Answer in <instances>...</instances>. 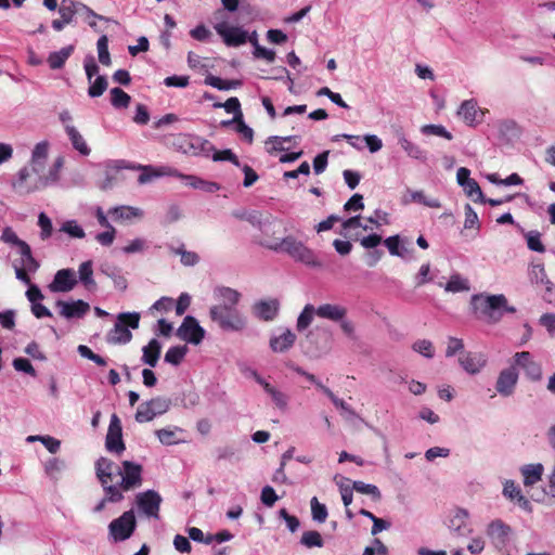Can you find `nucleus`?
Instances as JSON below:
<instances>
[{"label":"nucleus","instance_id":"nucleus-5","mask_svg":"<svg viewBox=\"0 0 555 555\" xmlns=\"http://www.w3.org/2000/svg\"><path fill=\"white\" fill-rule=\"evenodd\" d=\"M49 184L46 175H39L25 166L17 172V177L12 183V186L20 195H27Z\"/></svg>","mask_w":555,"mask_h":555},{"label":"nucleus","instance_id":"nucleus-63","mask_svg":"<svg viewBox=\"0 0 555 555\" xmlns=\"http://www.w3.org/2000/svg\"><path fill=\"white\" fill-rule=\"evenodd\" d=\"M177 255H180L181 262L184 266H195L199 261V257L194 251L185 250L184 248L180 247L175 250Z\"/></svg>","mask_w":555,"mask_h":555},{"label":"nucleus","instance_id":"nucleus-38","mask_svg":"<svg viewBox=\"0 0 555 555\" xmlns=\"http://www.w3.org/2000/svg\"><path fill=\"white\" fill-rule=\"evenodd\" d=\"M314 315H317V308L311 304H307L297 318V330L299 332L307 330L312 323Z\"/></svg>","mask_w":555,"mask_h":555},{"label":"nucleus","instance_id":"nucleus-8","mask_svg":"<svg viewBox=\"0 0 555 555\" xmlns=\"http://www.w3.org/2000/svg\"><path fill=\"white\" fill-rule=\"evenodd\" d=\"M171 401L164 397H156L141 403L135 412L134 418L138 423H146L158 415L165 414L170 408Z\"/></svg>","mask_w":555,"mask_h":555},{"label":"nucleus","instance_id":"nucleus-19","mask_svg":"<svg viewBox=\"0 0 555 555\" xmlns=\"http://www.w3.org/2000/svg\"><path fill=\"white\" fill-rule=\"evenodd\" d=\"M401 203L403 205L416 203L429 208L441 207V202L439 198L428 196L423 190L406 189V191L402 194Z\"/></svg>","mask_w":555,"mask_h":555},{"label":"nucleus","instance_id":"nucleus-13","mask_svg":"<svg viewBox=\"0 0 555 555\" xmlns=\"http://www.w3.org/2000/svg\"><path fill=\"white\" fill-rule=\"evenodd\" d=\"M459 364L469 375L479 374L488 364V357L481 351L462 352L459 357Z\"/></svg>","mask_w":555,"mask_h":555},{"label":"nucleus","instance_id":"nucleus-62","mask_svg":"<svg viewBox=\"0 0 555 555\" xmlns=\"http://www.w3.org/2000/svg\"><path fill=\"white\" fill-rule=\"evenodd\" d=\"M527 245H528V248L533 251H538V253L545 251V247L541 242L539 232H529L527 234Z\"/></svg>","mask_w":555,"mask_h":555},{"label":"nucleus","instance_id":"nucleus-44","mask_svg":"<svg viewBox=\"0 0 555 555\" xmlns=\"http://www.w3.org/2000/svg\"><path fill=\"white\" fill-rule=\"evenodd\" d=\"M188 352L186 346H175L170 347L165 353V362L170 363L172 365H179L184 359Z\"/></svg>","mask_w":555,"mask_h":555},{"label":"nucleus","instance_id":"nucleus-46","mask_svg":"<svg viewBox=\"0 0 555 555\" xmlns=\"http://www.w3.org/2000/svg\"><path fill=\"white\" fill-rule=\"evenodd\" d=\"M131 98L120 88H113L111 90V103L116 108H125L130 104Z\"/></svg>","mask_w":555,"mask_h":555},{"label":"nucleus","instance_id":"nucleus-54","mask_svg":"<svg viewBox=\"0 0 555 555\" xmlns=\"http://www.w3.org/2000/svg\"><path fill=\"white\" fill-rule=\"evenodd\" d=\"M38 225L40 228V238L42 241L48 240L52 235L53 227L51 219L44 212H40L38 216Z\"/></svg>","mask_w":555,"mask_h":555},{"label":"nucleus","instance_id":"nucleus-28","mask_svg":"<svg viewBox=\"0 0 555 555\" xmlns=\"http://www.w3.org/2000/svg\"><path fill=\"white\" fill-rule=\"evenodd\" d=\"M108 215L116 221H130L133 219H142L144 212L139 207L121 205L111 208Z\"/></svg>","mask_w":555,"mask_h":555},{"label":"nucleus","instance_id":"nucleus-31","mask_svg":"<svg viewBox=\"0 0 555 555\" xmlns=\"http://www.w3.org/2000/svg\"><path fill=\"white\" fill-rule=\"evenodd\" d=\"M160 351V343L155 338L151 339L149 344L142 348V362L151 367H155L157 365Z\"/></svg>","mask_w":555,"mask_h":555},{"label":"nucleus","instance_id":"nucleus-34","mask_svg":"<svg viewBox=\"0 0 555 555\" xmlns=\"http://www.w3.org/2000/svg\"><path fill=\"white\" fill-rule=\"evenodd\" d=\"M74 52V46H67L59 51L51 52L48 56V64L51 69H60Z\"/></svg>","mask_w":555,"mask_h":555},{"label":"nucleus","instance_id":"nucleus-25","mask_svg":"<svg viewBox=\"0 0 555 555\" xmlns=\"http://www.w3.org/2000/svg\"><path fill=\"white\" fill-rule=\"evenodd\" d=\"M295 341V333L286 328L282 334L272 336L269 340V346L273 352L283 353L288 351L294 346Z\"/></svg>","mask_w":555,"mask_h":555},{"label":"nucleus","instance_id":"nucleus-50","mask_svg":"<svg viewBox=\"0 0 555 555\" xmlns=\"http://www.w3.org/2000/svg\"><path fill=\"white\" fill-rule=\"evenodd\" d=\"M463 188V191L465 192V194L473 198V201L475 202H479V203H486V198L482 194V191L478 184V182L473 179L470 181H467V183L462 186Z\"/></svg>","mask_w":555,"mask_h":555},{"label":"nucleus","instance_id":"nucleus-21","mask_svg":"<svg viewBox=\"0 0 555 555\" xmlns=\"http://www.w3.org/2000/svg\"><path fill=\"white\" fill-rule=\"evenodd\" d=\"M509 533V526L505 525L500 519L491 521L487 527V535L498 548H501L506 544Z\"/></svg>","mask_w":555,"mask_h":555},{"label":"nucleus","instance_id":"nucleus-40","mask_svg":"<svg viewBox=\"0 0 555 555\" xmlns=\"http://www.w3.org/2000/svg\"><path fill=\"white\" fill-rule=\"evenodd\" d=\"M177 431H182V429L179 427L162 428L156 430L155 435L162 444L173 446L181 442V440L177 438Z\"/></svg>","mask_w":555,"mask_h":555},{"label":"nucleus","instance_id":"nucleus-39","mask_svg":"<svg viewBox=\"0 0 555 555\" xmlns=\"http://www.w3.org/2000/svg\"><path fill=\"white\" fill-rule=\"evenodd\" d=\"M385 246L388 248L390 255L404 258L409 254V248L401 244L399 235L389 236L384 241Z\"/></svg>","mask_w":555,"mask_h":555},{"label":"nucleus","instance_id":"nucleus-23","mask_svg":"<svg viewBox=\"0 0 555 555\" xmlns=\"http://www.w3.org/2000/svg\"><path fill=\"white\" fill-rule=\"evenodd\" d=\"M457 115L466 125L475 126L481 121L479 117L482 113L479 111L476 101L466 100L460 105Z\"/></svg>","mask_w":555,"mask_h":555},{"label":"nucleus","instance_id":"nucleus-7","mask_svg":"<svg viewBox=\"0 0 555 555\" xmlns=\"http://www.w3.org/2000/svg\"><path fill=\"white\" fill-rule=\"evenodd\" d=\"M163 499L155 490H146L135 494L134 504L140 516L147 519H159Z\"/></svg>","mask_w":555,"mask_h":555},{"label":"nucleus","instance_id":"nucleus-20","mask_svg":"<svg viewBox=\"0 0 555 555\" xmlns=\"http://www.w3.org/2000/svg\"><path fill=\"white\" fill-rule=\"evenodd\" d=\"M49 155V143L47 141L39 142L35 145L28 168L39 175H46L44 169Z\"/></svg>","mask_w":555,"mask_h":555},{"label":"nucleus","instance_id":"nucleus-6","mask_svg":"<svg viewBox=\"0 0 555 555\" xmlns=\"http://www.w3.org/2000/svg\"><path fill=\"white\" fill-rule=\"evenodd\" d=\"M137 528V519L133 509L124 512L118 518L108 525V535L114 542L128 540Z\"/></svg>","mask_w":555,"mask_h":555},{"label":"nucleus","instance_id":"nucleus-22","mask_svg":"<svg viewBox=\"0 0 555 555\" xmlns=\"http://www.w3.org/2000/svg\"><path fill=\"white\" fill-rule=\"evenodd\" d=\"M280 309L278 299L259 300L253 305V314L259 320L269 322L275 319Z\"/></svg>","mask_w":555,"mask_h":555},{"label":"nucleus","instance_id":"nucleus-12","mask_svg":"<svg viewBox=\"0 0 555 555\" xmlns=\"http://www.w3.org/2000/svg\"><path fill=\"white\" fill-rule=\"evenodd\" d=\"M105 447L109 452L121 454L125 451L122 441L121 422L117 414L111 416L109 426L106 435Z\"/></svg>","mask_w":555,"mask_h":555},{"label":"nucleus","instance_id":"nucleus-58","mask_svg":"<svg viewBox=\"0 0 555 555\" xmlns=\"http://www.w3.org/2000/svg\"><path fill=\"white\" fill-rule=\"evenodd\" d=\"M465 229H479V219L477 212L473 209L469 204L465 205Z\"/></svg>","mask_w":555,"mask_h":555},{"label":"nucleus","instance_id":"nucleus-47","mask_svg":"<svg viewBox=\"0 0 555 555\" xmlns=\"http://www.w3.org/2000/svg\"><path fill=\"white\" fill-rule=\"evenodd\" d=\"M89 83L90 86L88 88V95L90 98L101 96L108 87V81L105 76H98L94 80L92 79V81Z\"/></svg>","mask_w":555,"mask_h":555},{"label":"nucleus","instance_id":"nucleus-53","mask_svg":"<svg viewBox=\"0 0 555 555\" xmlns=\"http://www.w3.org/2000/svg\"><path fill=\"white\" fill-rule=\"evenodd\" d=\"M352 489L359 493L371 495L374 500H379L382 496L379 489L375 485L363 481H353Z\"/></svg>","mask_w":555,"mask_h":555},{"label":"nucleus","instance_id":"nucleus-15","mask_svg":"<svg viewBox=\"0 0 555 555\" xmlns=\"http://www.w3.org/2000/svg\"><path fill=\"white\" fill-rule=\"evenodd\" d=\"M514 364L525 371L527 378L532 382H539L542 378V366L533 360L529 351L516 352L513 357Z\"/></svg>","mask_w":555,"mask_h":555},{"label":"nucleus","instance_id":"nucleus-55","mask_svg":"<svg viewBox=\"0 0 555 555\" xmlns=\"http://www.w3.org/2000/svg\"><path fill=\"white\" fill-rule=\"evenodd\" d=\"M99 61L103 65H111V55L108 52V40L106 36H102L96 43Z\"/></svg>","mask_w":555,"mask_h":555},{"label":"nucleus","instance_id":"nucleus-33","mask_svg":"<svg viewBox=\"0 0 555 555\" xmlns=\"http://www.w3.org/2000/svg\"><path fill=\"white\" fill-rule=\"evenodd\" d=\"M103 490L105 492V496L94 506L93 512L100 513L102 512L106 503H117L122 501L124 494L121 491H119V488L117 486H105L103 487Z\"/></svg>","mask_w":555,"mask_h":555},{"label":"nucleus","instance_id":"nucleus-30","mask_svg":"<svg viewBox=\"0 0 555 555\" xmlns=\"http://www.w3.org/2000/svg\"><path fill=\"white\" fill-rule=\"evenodd\" d=\"M520 473L524 478V485L526 487H530L538 483L542 479L544 466L541 463L527 464L521 466Z\"/></svg>","mask_w":555,"mask_h":555},{"label":"nucleus","instance_id":"nucleus-43","mask_svg":"<svg viewBox=\"0 0 555 555\" xmlns=\"http://www.w3.org/2000/svg\"><path fill=\"white\" fill-rule=\"evenodd\" d=\"M205 83L218 90H231L241 86L238 80H223L217 76L208 75L205 78Z\"/></svg>","mask_w":555,"mask_h":555},{"label":"nucleus","instance_id":"nucleus-4","mask_svg":"<svg viewBox=\"0 0 555 555\" xmlns=\"http://www.w3.org/2000/svg\"><path fill=\"white\" fill-rule=\"evenodd\" d=\"M140 314L138 312H124L118 314L117 322L114 327L108 332L106 340L109 344H127L131 340L132 334L128 330L139 327Z\"/></svg>","mask_w":555,"mask_h":555},{"label":"nucleus","instance_id":"nucleus-45","mask_svg":"<svg viewBox=\"0 0 555 555\" xmlns=\"http://www.w3.org/2000/svg\"><path fill=\"white\" fill-rule=\"evenodd\" d=\"M60 231L66 233L72 238L81 240L86 236L85 230L78 224L76 220H67L63 222Z\"/></svg>","mask_w":555,"mask_h":555},{"label":"nucleus","instance_id":"nucleus-2","mask_svg":"<svg viewBox=\"0 0 555 555\" xmlns=\"http://www.w3.org/2000/svg\"><path fill=\"white\" fill-rule=\"evenodd\" d=\"M470 306L475 317L487 324L499 323L504 313H515L516 308L508 305L503 294H476L470 298Z\"/></svg>","mask_w":555,"mask_h":555},{"label":"nucleus","instance_id":"nucleus-41","mask_svg":"<svg viewBox=\"0 0 555 555\" xmlns=\"http://www.w3.org/2000/svg\"><path fill=\"white\" fill-rule=\"evenodd\" d=\"M215 106L223 107L227 111V113L234 114V118H233L232 122L235 120H238L240 118H243V114L241 111V104H240V101L237 98H230L224 103H222V104L217 103V104H215ZM230 124H231V121L222 122L223 126H228Z\"/></svg>","mask_w":555,"mask_h":555},{"label":"nucleus","instance_id":"nucleus-59","mask_svg":"<svg viewBox=\"0 0 555 555\" xmlns=\"http://www.w3.org/2000/svg\"><path fill=\"white\" fill-rule=\"evenodd\" d=\"M214 162H231L236 167H241L237 156L231 150L216 151L212 155Z\"/></svg>","mask_w":555,"mask_h":555},{"label":"nucleus","instance_id":"nucleus-35","mask_svg":"<svg viewBox=\"0 0 555 555\" xmlns=\"http://www.w3.org/2000/svg\"><path fill=\"white\" fill-rule=\"evenodd\" d=\"M66 134L73 145V147L78 151L81 155L88 156L91 152L83 137L77 130L75 126H68Z\"/></svg>","mask_w":555,"mask_h":555},{"label":"nucleus","instance_id":"nucleus-56","mask_svg":"<svg viewBox=\"0 0 555 555\" xmlns=\"http://www.w3.org/2000/svg\"><path fill=\"white\" fill-rule=\"evenodd\" d=\"M413 350L428 359H431L434 357V346L430 340L427 339H420L416 340L413 346Z\"/></svg>","mask_w":555,"mask_h":555},{"label":"nucleus","instance_id":"nucleus-32","mask_svg":"<svg viewBox=\"0 0 555 555\" xmlns=\"http://www.w3.org/2000/svg\"><path fill=\"white\" fill-rule=\"evenodd\" d=\"M398 143L409 157L422 162L426 159V152L410 141L403 133L398 134Z\"/></svg>","mask_w":555,"mask_h":555},{"label":"nucleus","instance_id":"nucleus-26","mask_svg":"<svg viewBox=\"0 0 555 555\" xmlns=\"http://www.w3.org/2000/svg\"><path fill=\"white\" fill-rule=\"evenodd\" d=\"M109 472H116L117 476L121 475V467L107 457H100L95 463V473L102 487L109 486Z\"/></svg>","mask_w":555,"mask_h":555},{"label":"nucleus","instance_id":"nucleus-24","mask_svg":"<svg viewBox=\"0 0 555 555\" xmlns=\"http://www.w3.org/2000/svg\"><path fill=\"white\" fill-rule=\"evenodd\" d=\"M59 14L64 22L72 23L76 14H91L88 7L74 0H62L59 8Z\"/></svg>","mask_w":555,"mask_h":555},{"label":"nucleus","instance_id":"nucleus-17","mask_svg":"<svg viewBox=\"0 0 555 555\" xmlns=\"http://www.w3.org/2000/svg\"><path fill=\"white\" fill-rule=\"evenodd\" d=\"M518 382V373L514 366H509L500 372L495 389L503 397H509L514 393Z\"/></svg>","mask_w":555,"mask_h":555},{"label":"nucleus","instance_id":"nucleus-49","mask_svg":"<svg viewBox=\"0 0 555 555\" xmlns=\"http://www.w3.org/2000/svg\"><path fill=\"white\" fill-rule=\"evenodd\" d=\"M300 543L308 548L322 547L324 544L320 532L315 530L305 531L301 535Z\"/></svg>","mask_w":555,"mask_h":555},{"label":"nucleus","instance_id":"nucleus-10","mask_svg":"<svg viewBox=\"0 0 555 555\" xmlns=\"http://www.w3.org/2000/svg\"><path fill=\"white\" fill-rule=\"evenodd\" d=\"M177 335L186 343L198 345L205 337V330L194 317L188 315L179 326Z\"/></svg>","mask_w":555,"mask_h":555},{"label":"nucleus","instance_id":"nucleus-60","mask_svg":"<svg viewBox=\"0 0 555 555\" xmlns=\"http://www.w3.org/2000/svg\"><path fill=\"white\" fill-rule=\"evenodd\" d=\"M105 229H106V231L98 233L95 235V240L102 246H111L116 236V229L113 225L107 227Z\"/></svg>","mask_w":555,"mask_h":555},{"label":"nucleus","instance_id":"nucleus-36","mask_svg":"<svg viewBox=\"0 0 555 555\" xmlns=\"http://www.w3.org/2000/svg\"><path fill=\"white\" fill-rule=\"evenodd\" d=\"M78 274L79 281L88 291H94L96 288V283L93 279V268L91 260L85 261L79 266Z\"/></svg>","mask_w":555,"mask_h":555},{"label":"nucleus","instance_id":"nucleus-11","mask_svg":"<svg viewBox=\"0 0 555 555\" xmlns=\"http://www.w3.org/2000/svg\"><path fill=\"white\" fill-rule=\"evenodd\" d=\"M55 307L59 311L60 317L66 320L81 319L90 310V305L82 300H57Z\"/></svg>","mask_w":555,"mask_h":555},{"label":"nucleus","instance_id":"nucleus-29","mask_svg":"<svg viewBox=\"0 0 555 555\" xmlns=\"http://www.w3.org/2000/svg\"><path fill=\"white\" fill-rule=\"evenodd\" d=\"M264 392L271 398L272 403L279 410H286L288 405V396L276 386L270 384L267 379L260 385Z\"/></svg>","mask_w":555,"mask_h":555},{"label":"nucleus","instance_id":"nucleus-9","mask_svg":"<svg viewBox=\"0 0 555 555\" xmlns=\"http://www.w3.org/2000/svg\"><path fill=\"white\" fill-rule=\"evenodd\" d=\"M119 480L116 481V486L119 491H130L142 485V466L131 461H124L121 475Z\"/></svg>","mask_w":555,"mask_h":555},{"label":"nucleus","instance_id":"nucleus-37","mask_svg":"<svg viewBox=\"0 0 555 555\" xmlns=\"http://www.w3.org/2000/svg\"><path fill=\"white\" fill-rule=\"evenodd\" d=\"M470 289L469 281L459 273L450 276L448 283L444 285V291L448 293L468 292Z\"/></svg>","mask_w":555,"mask_h":555},{"label":"nucleus","instance_id":"nucleus-48","mask_svg":"<svg viewBox=\"0 0 555 555\" xmlns=\"http://www.w3.org/2000/svg\"><path fill=\"white\" fill-rule=\"evenodd\" d=\"M421 132L425 135H435V137H441L449 141L453 139V135L450 131L447 130V128L442 125H424L421 128Z\"/></svg>","mask_w":555,"mask_h":555},{"label":"nucleus","instance_id":"nucleus-51","mask_svg":"<svg viewBox=\"0 0 555 555\" xmlns=\"http://www.w3.org/2000/svg\"><path fill=\"white\" fill-rule=\"evenodd\" d=\"M307 343L310 345L308 347V352L315 358H319L323 354H326L330 351V346L327 344L324 345H317L315 336L312 332H309L306 337Z\"/></svg>","mask_w":555,"mask_h":555},{"label":"nucleus","instance_id":"nucleus-61","mask_svg":"<svg viewBox=\"0 0 555 555\" xmlns=\"http://www.w3.org/2000/svg\"><path fill=\"white\" fill-rule=\"evenodd\" d=\"M83 68L86 72L88 82H91L93 77L99 73V66L96 65V62H95V59L93 55H87L85 57Z\"/></svg>","mask_w":555,"mask_h":555},{"label":"nucleus","instance_id":"nucleus-52","mask_svg":"<svg viewBox=\"0 0 555 555\" xmlns=\"http://www.w3.org/2000/svg\"><path fill=\"white\" fill-rule=\"evenodd\" d=\"M312 519L318 522H324L327 518V508L324 504L320 503L315 496L310 501Z\"/></svg>","mask_w":555,"mask_h":555},{"label":"nucleus","instance_id":"nucleus-27","mask_svg":"<svg viewBox=\"0 0 555 555\" xmlns=\"http://www.w3.org/2000/svg\"><path fill=\"white\" fill-rule=\"evenodd\" d=\"M317 317L337 323L347 317V308L338 304H322L317 307Z\"/></svg>","mask_w":555,"mask_h":555},{"label":"nucleus","instance_id":"nucleus-1","mask_svg":"<svg viewBox=\"0 0 555 555\" xmlns=\"http://www.w3.org/2000/svg\"><path fill=\"white\" fill-rule=\"evenodd\" d=\"M214 296L218 302L209 308L211 322L224 333H243L246 331L248 318L237 308L242 294L234 288L219 286L215 288Z\"/></svg>","mask_w":555,"mask_h":555},{"label":"nucleus","instance_id":"nucleus-3","mask_svg":"<svg viewBox=\"0 0 555 555\" xmlns=\"http://www.w3.org/2000/svg\"><path fill=\"white\" fill-rule=\"evenodd\" d=\"M267 247L274 250L287 254L294 260L305 263L312 268H321L322 263L318 260L312 249L308 248L302 242L294 236H286L281 241H274L267 244Z\"/></svg>","mask_w":555,"mask_h":555},{"label":"nucleus","instance_id":"nucleus-57","mask_svg":"<svg viewBox=\"0 0 555 555\" xmlns=\"http://www.w3.org/2000/svg\"><path fill=\"white\" fill-rule=\"evenodd\" d=\"M264 145H266V151L269 154H274L276 152H284L287 150L284 146L283 139H281V137H279V135L269 137L266 140Z\"/></svg>","mask_w":555,"mask_h":555},{"label":"nucleus","instance_id":"nucleus-14","mask_svg":"<svg viewBox=\"0 0 555 555\" xmlns=\"http://www.w3.org/2000/svg\"><path fill=\"white\" fill-rule=\"evenodd\" d=\"M215 30L229 47H238L247 41V31L237 26H231L225 22L215 25Z\"/></svg>","mask_w":555,"mask_h":555},{"label":"nucleus","instance_id":"nucleus-16","mask_svg":"<svg viewBox=\"0 0 555 555\" xmlns=\"http://www.w3.org/2000/svg\"><path fill=\"white\" fill-rule=\"evenodd\" d=\"M77 283L76 272L73 269H61L54 274L49 289L52 293H68L75 288Z\"/></svg>","mask_w":555,"mask_h":555},{"label":"nucleus","instance_id":"nucleus-64","mask_svg":"<svg viewBox=\"0 0 555 555\" xmlns=\"http://www.w3.org/2000/svg\"><path fill=\"white\" fill-rule=\"evenodd\" d=\"M539 322L543 327H545L550 335H555V313L542 314Z\"/></svg>","mask_w":555,"mask_h":555},{"label":"nucleus","instance_id":"nucleus-42","mask_svg":"<svg viewBox=\"0 0 555 555\" xmlns=\"http://www.w3.org/2000/svg\"><path fill=\"white\" fill-rule=\"evenodd\" d=\"M529 278L532 283L539 284V285H545L547 289L550 287L547 286L550 283L544 266L542 263H532L529 269Z\"/></svg>","mask_w":555,"mask_h":555},{"label":"nucleus","instance_id":"nucleus-18","mask_svg":"<svg viewBox=\"0 0 555 555\" xmlns=\"http://www.w3.org/2000/svg\"><path fill=\"white\" fill-rule=\"evenodd\" d=\"M448 528L452 535L466 538L473 532L468 521V513L465 509H457L449 519Z\"/></svg>","mask_w":555,"mask_h":555}]
</instances>
